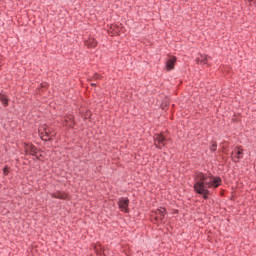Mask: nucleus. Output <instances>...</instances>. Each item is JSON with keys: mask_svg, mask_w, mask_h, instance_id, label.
Here are the masks:
<instances>
[{"mask_svg": "<svg viewBox=\"0 0 256 256\" xmlns=\"http://www.w3.org/2000/svg\"><path fill=\"white\" fill-rule=\"evenodd\" d=\"M194 183V191L198 195H202L203 199H209V195L211 192L209 189H217L219 185H221V177H215L213 175L203 174L202 172H198L196 174Z\"/></svg>", "mask_w": 256, "mask_h": 256, "instance_id": "nucleus-1", "label": "nucleus"}, {"mask_svg": "<svg viewBox=\"0 0 256 256\" xmlns=\"http://www.w3.org/2000/svg\"><path fill=\"white\" fill-rule=\"evenodd\" d=\"M153 139H154V145L157 149H163V147H165V143L167 139L165 138V136H163L162 133L154 134Z\"/></svg>", "mask_w": 256, "mask_h": 256, "instance_id": "nucleus-2", "label": "nucleus"}, {"mask_svg": "<svg viewBox=\"0 0 256 256\" xmlns=\"http://www.w3.org/2000/svg\"><path fill=\"white\" fill-rule=\"evenodd\" d=\"M165 215H167V210L161 207L160 209H157L155 212H153L151 217L157 222H163V219H165Z\"/></svg>", "mask_w": 256, "mask_h": 256, "instance_id": "nucleus-3", "label": "nucleus"}, {"mask_svg": "<svg viewBox=\"0 0 256 256\" xmlns=\"http://www.w3.org/2000/svg\"><path fill=\"white\" fill-rule=\"evenodd\" d=\"M232 161L239 163L240 159H243V149L241 146H236L231 153Z\"/></svg>", "mask_w": 256, "mask_h": 256, "instance_id": "nucleus-4", "label": "nucleus"}, {"mask_svg": "<svg viewBox=\"0 0 256 256\" xmlns=\"http://www.w3.org/2000/svg\"><path fill=\"white\" fill-rule=\"evenodd\" d=\"M24 149L25 155H32L33 157H36V159H39V156L37 155V147L35 145L24 143Z\"/></svg>", "mask_w": 256, "mask_h": 256, "instance_id": "nucleus-5", "label": "nucleus"}, {"mask_svg": "<svg viewBox=\"0 0 256 256\" xmlns=\"http://www.w3.org/2000/svg\"><path fill=\"white\" fill-rule=\"evenodd\" d=\"M118 207L120 210L124 211V213H129V198L121 197L118 201Z\"/></svg>", "mask_w": 256, "mask_h": 256, "instance_id": "nucleus-6", "label": "nucleus"}, {"mask_svg": "<svg viewBox=\"0 0 256 256\" xmlns=\"http://www.w3.org/2000/svg\"><path fill=\"white\" fill-rule=\"evenodd\" d=\"M175 63H177V57L168 55V59L166 60V70L173 71V69H175Z\"/></svg>", "mask_w": 256, "mask_h": 256, "instance_id": "nucleus-7", "label": "nucleus"}, {"mask_svg": "<svg viewBox=\"0 0 256 256\" xmlns=\"http://www.w3.org/2000/svg\"><path fill=\"white\" fill-rule=\"evenodd\" d=\"M196 63L197 65L201 63V65H207L209 67V56L207 54H199V57L196 58Z\"/></svg>", "mask_w": 256, "mask_h": 256, "instance_id": "nucleus-8", "label": "nucleus"}, {"mask_svg": "<svg viewBox=\"0 0 256 256\" xmlns=\"http://www.w3.org/2000/svg\"><path fill=\"white\" fill-rule=\"evenodd\" d=\"M94 249L96 255L107 256V254H105V249L103 248V246H101V244L95 245Z\"/></svg>", "mask_w": 256, "mask_h": 256, "instance_id": "nucleus-9", "label": "nucleus"}, {"mask_svg": "<svg viewBox=\"0 0 256 256\" xmlns=\"http://www.w3.org/2000/svg\"><path fill=\"white\" fill-rule=\"evenodd\" d=\"M86 45H87V47H90L91 49H95V47H97V40H95V38H89L86 41Z\"/></svg>", "mask_w": 256, "mask_h": 256, "instance_id": "nucleus-10", "label": "nucleus"}, {"mask_svg": "<svg viewBox=\"0 0 256 256\" xmlns=\"http://www.w3.org/2000/svg\"><path fill=\"white\" fill-rule=\"evenodd\" d=\"M51 197H53V199H67V194L61 193V192H55L51 194Z\"/></svg>", "mask_w": 256, "mask_h": 256, "instance_id": "nucleus-11", "label": "nucleus"}, {"mask_svg": "<svg viewBox=\"0 0 256 256\" xmlns=\"http://www.w3.org/2000/svg\"><path fill=\"white\" fill-rule=\"evenodd\" d=\"M0 101L4 105V107H7L9 105V98L5 94H0Z\"/></svg>", "mask_w": 256, "mask_h": 256, "instance_id": "nucleus-12", "label": "nucleus"}, {"mask_svg": "<svg viewBox=\"0 0 256 256\" xmlns=\"http://www.w3.org/2000/svg\"><path fill=\"white\" fill-rule=\"evenodd\" d=\"M42 141H51V138L49 137V132L45 131V134H41Z\"/></svg>", "mask_w": 256, "mask_h": 256, "instance_id": "nucleus-13", "label": "nucleus"}, {"mask_svg": "<svg viewBox=\"0 0 256 256\" xmlns=\"http://www.w3.org/2000/svg\"><path fill=\"white\" fill-rule=\"evenodd\" d=\"M210 151H212L213 153H215V151H217V143L216 142H212V145L210 146Z\"/></svg>", "mask_w": 256, "mask_h": 256, "instance_id": "nucleus-14", "label": "nucleus"}, {"mask_svg": "<svg viewBox=\"0 0 256 256\" xmlns=\"http://www.w3.org/2000/svg\"><path fill=\"white\" fill-rule=\"evenodd\" d=\"M97 79H101V76L98 73H95L92 78L90 79V81H95Z\"/></svg>", "mask_w": 256, "mask_h": 256, "instance_id": "nucleus-15", "label": "nucleus"}, {"mask_svg": "<svg viewBox=\"0 0 256 256\" xmlns=\"http://www.w3.org/2000/svg\"><path fill=\"white\" fill-rule=\"evenodd\" d=\"M3 174H4V175H9V166H5V167L3 168Z\"/></svg>", "mask_w": 256, "mask_h": 256, "instance_id": "nucleus-16", "label": "nucleus"}, {"mask_svg": "<svg viewBox=\"0 0 256 256\" xmlns=\"http://www.w3.org/2000/svg\"><path fill=\"white\" fill-rule=\"evenodd\" d=\"M165 107H167V103H166V104H165V103H162V104H161V109L165 110Z\"/></svg>", "mask_w": 256, "mask_h": 256, "instance_id": "nucleus-17", "label": "nucleus"}, {"mask_svg": "<svg viewBox=\"0 0 256 256\" xmlns=\"http://www.w3.org/2000/svg\"><path fill=\"white\" fill-rule=\"evenodd\" d=\"M91 87H97V84L92 83V84H91Z\"/></svg>", "mask_w": 256, "mask_h": 256, "instance_id": "nucleus-18", "label": "nucleus"}, {"mask_svg": "<svg viewBox=\"0 0 256 256\" xmlns=\"http://www.w3.org/2000/svg\"><path fill=\"white\" fill-rule=\"evenodd\" d=\"M249 1V3H251V1H253V0H248Z\"/></svg>", "mask_w": 256, "mask_h": 256, "instance_id": "nucleus-19", "label": "nucleus"}, {"mask_svg": "<svg viewBox=\"0 0 256 256\" xmlns=\"http://www.w3.org/2000/svg\"><path fill=\"white\" fill-rule=\"evenodd\" d=\"M68 122H69V120L66 119V123H68Z\"/></svg>", "mask_w": 256, "mask_h": 256, "instance_id": "nucleus-20", "label": "nucleus"}]
</instances>
